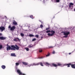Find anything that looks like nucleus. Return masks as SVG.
I'll return each instance as SVG.
<instances>
[{
	"instance_id": "nucleus-1",
	"label": "nucleus",
	"mask_w": 75,
	"mask_h": 75,
	"mask_svg": "<svg viewBox=\"0 0 75 75\" xmlns=\"http://www.w3.org/2000/svg\"><path fill=\"white\" fill-rule=\"evenodd\" d=\"M15 46L14 45H13L11 46L10 47L8 45H7V51H8L9 50H14V51H16V50H19V47L17 45H16Z\"/></svg>"
},
{
	"instance_id": "nucleus-2",
	"label": "nucleus",
	"mask_w": 75,
	"mask_h": 75,
	"mask_svg": "<svg viewBox=\"0 0 75 75\" xmlns=\"http://www.w3.org/2000/svg\"><path fill=\"white\" fill-rule=\"evenodd\" d=\"M45 65L46 66H47L48 67H49V65H52V66H54V67H58V66H60V67H64V66H63L64 64H62L61 63H58L57 65L56 64L54 63H52L51 64H50L46 62L45 63Z\"/></svg>"
},
{
	"instance_id": "nucleus-3",
	"label": "nucleus",
	"mask_w": 75,
	"mask_h": 75,
	"mask_svg": "<svg viewBox=\"0 0 75 75\" xmlns=\"http://www.w3.org/2000/svg\"><path fill=\"white\" fill-rule=\"evenodd\" d=\"M62 33H64V35H65V36H64V38H67L68 37V35L70 34V33L68 31H64L62 32Z\"/></svg>"
},
{
	"instance_id": "nucleus-4",
	"label": "nucleus",
	"mask_w": 75,
	"mask_h": 75,
	"mask_svg": "<svg viewBox=\"0 0 75 75\" xmlns=\"http://www.w3.org/2000/svg\"><path fill=\"white\" fill-rule=\"evenodd\" d=\"M8 28L10 31H14V30L16 29V27L13 26L11 27L10 25H9L8 27Z\"/></svg>"
},
{
	"instance_id": "nucleus-5",
	"label": "nucleus",
	"mask_w": 75,
	"mask_h": 75,
	"mask_svg": "<svg viewBox=\"0 0 75 75\" xmlns=\"http://www.w3.org/2000/svg\"><path fill=\"white\" fill-rule=\"evenodd\" d=\"M50 32H51L52 33L51 34L50 33H48L47 34L48 36H49L50 37H52L53 36V35H54V34H55V31L53 30H52L51 31H50Z\"/></svg>"
},
{
	"instance_id": "nucleus-6",
	"label": "nucleus",
	"mask_w": 75,
	"mask_h": 75,
	"mask_svg": "<svg viewBox=\"0 0 75 75\" xmlns=\"http://www.w3.org/2000/svg\"><path fill=\"white\" fill-rule=\"evenodd\" d=\"M32 64V66H35L36 65H40H40L41 66H42V67H43L44 66V65H43V64H42V63L41 62H39L38 63H34Z\"/></svg>"
},
{
	"instance_id": "nucleus-7",
	"label": "nucleus",
	"mask_w": 75,
	"mask_h": 75,
	"mask_svg": "<svg viewBox=\"0 0 75 75\" xmlns=\"http://www.w3.org/2000/svg\"><path fill=\"white\" fill-rule=\"evenodd\" d=\"M17 71L19 75H25V74L22 73L21 71L19 69H18L17 70Z\"/></svg>"
},
{
	"instance_id": "nucleus-8",
	"label": "nucleus",
	"mask_w": 75,
	"mask_h": 75,
	"mask_svg": "<svg viewBox=\"0 0 75 75\" xmlns=\"http://www.w3.org/2000/svg\"><path fill=\"white\" fill-rule=\"evenodd\" d=\"M73 5H74V4L72 3H70L69 5V8H71V9H72V8H73V6H72Z\"/></svg>"
},
{
	"instance_id": "nucleus-9",
	"label": "nucleus",
	"mask_w": 75,
	"mask_h": 75,
	"mask_svg": "<svg viewBox=\"0 0 75 75\" xmlns=\"http://www.w3.org/2000/svg\"><path fill=\"white\" fill-rule=\"evenodd\" d=\"M0 30H1V32H2L4 30H5V28L3 26H1V27H0Z\"/></svg>"
},
{
	"instance_id": "nucleus-10",
	"label": "nucleus",
	"mask_w": 75,
	"mask_h": 75,
	"mask_svg": "<svg viewBox=\"0 0 75 75\" xmlns=\"http://www.w3.org/2000/svg\"><path fill=\"white\" fill-rule=\"evenodd\" d=\"M70 65H71V63H69V64H64V65H63V66H66V65H68L67 66V67H70Z\"/></svg>"
},
{
	"instance_id": "nucleus-11",
	"label": "nucleus",
	"mask_w": 75,
	"mask_h": 75,
	"mask_svg": "<svg viewBox=\"0 0 75 75\" xmlns=\"http://www.w3.org/2000/svg\"><path fill=\"white\" fill-rule=\"evenodd\" d=\"M19 40L18 38H15L14 40H13L14 41H19Z\"/></svg>"
},
{
	"instance_id": "nucleus-12",
	"label": "nucleus",
	"mask_w": 75,
	"mask_h": 75,
	"mask_svg": "<svg viewBox=\"0 0 75 75\" xmlns=\"http://www.w3.org/2000/svg\"><path fill=\"white\" fill-rule=\"evenodd\" d=\"M6 38H5L4 37H0V40H5V39Z\"/></svg>"
},
{
	"instance_id": "nucleus-13",
	"label": "nucleus",
	"mask_w": 75,
	"mask_h": 75,
	"mask_svg": "<svg viewBox=\"0 0 75 75\" xmlns=\"http://www.w3.org/2000/svg\"><path fill=\"white\" fill-rule=\"evenodd\" d=\"M71 67L72 68H74V69H75V62L74 63V64H71Z\"/></svg>"
},
{
	"instance_id": "nucleus-14",
	"label": "nucleus",
	"mask_w": 75,
	"mask_h": 75,
	"mask_svg": "<svg viewBox=\"0 0 75 75\" xmlns=\"http://www.w3.org/2000/svg\"><path fill=\"white\" fill-rule=\"evenodd\" d=\"M13 25H17V23L16 22V21H15V20L13 21Z\"/></svg>"
},
{
	"instance_id": "nucleus-15",
	"label": "nucleus",
	"mask_w": 75,
	"mask_h": 75,
	"mask_svg": "<svg viewBox=\"0 0 75 75\" xmlns=\"http://www.w3.org/2000/svg\"><path fill=\"white\" fill-rule=\"evenodd\" d=\"M11 55L12 57H16V55L15 53H11Z\"/></svg>"
},
{
	"instance_id": "nucleus-16",
	"label": "nucleus",
	"mask_w": 75,
	"mask_h": 75,
	"mask_svg": "<svg viewBox=\"0 0 75 75\" xmlns=\"http://www.w3.org/2000/svg\"><path fill=\"white\" fill-rule=\"evenodd\" d=\"M1 67L2 68V69H5V68H6V66H4V65H2L1 66Z\"/></svg>"
},
{
	"instance_id": "nucleus-17",
	"label": "nucleus",
	"mask_w": 75,
	"mask_h": 75,
	"mask_svg": "<svg viewBox=\"0 0 75 75\" xmlns=\"http://www.w3.org/2000/svg\"><path fill=\"white\" fill-rule=\"evenodd\" d=\"M22 63L24 65H28V63L26 62H22Z\"/></svg>"
},
{
	"instance_id": "nucleus-18",
	"label": "nucleus",
	"mask_w": 75,
	"mask_h": 75,
	"mask_svg": "<svg viewBox=\"0 0 75 75\" xmlns=\"http://www.w3.org/2000/svg\"><path fill=\"white\" fill-rule=\"evenodd\" d=\"M20 65V63L18 62H17L16 63V66H18V65Z\"/></svg>"
},
{
	"instance_id": "nucleus-19",
	"label": "nucleus",
	"mask_w": 75,
	"mask_h": 75,
	"mask_svg": "<svg viewBox=\"0 0 75 75\" xmlns=\"http://www.w3.org/2000/svg\"><path fill=\"white\" fill-rule=\"evenodd\" d=\"M20 35L21 37H24V34L22 33H21Z\"/></svg>"
},
{
	"instance_id": "nucleus-20",
	"label": "nucleus",
	"mask_w": 75,
	"mask_h": 75,
	"mask_svg": "<svg viewBox=\"0 0 75 75\" xmlns=\"http://www.w3.org/2000/svg\"><path fill=\"white\" fill-rule=\"evenodd\" d=\"M40 1H41L43 2V3H44L45 1H47V0H40Z\"/></svg>"
},
{
	"instance_id": "nucleus-21",
	"label": "nucleus",
	"mask_w": 75,
	"mask_h": 75,
	"mask_svg": "<svg viewBox=\"0 0 75 75\" xmlns=\"http://www.w3.org/2000/svg\"><path fill=\"white\" fill-rule=\"evenodd\" d=\"M25 49L27 51H29V49H28V47H26L25 48Z\"/></svg>"
},
{
	"instance_id": "nucleus-22",
	"label": "nucleus",
	"mask_w": 75,
	"mask_h": 75,
	"mask_svg": "<svg viewBox=\"0 0 75 75\" xmlns=\"http://www.w3.org/2000/svg\"><path fill=\"white\" fill-rule=\"evenodd\" d=\"M33 47V45L32 44L30 45H29L28 47L29 48H31V47Z\"/></svg>"
},
{
	"instance_id": "nucleus-23",
	"label": "nucleus",
	"mask_w": 75,
	"mask_h": 75,
	"mask_svg": "<svg viewBox=\"0 0 75 75\" xmlns=\"http://www.w3.org/2000/svg\"><path fill=\"white\" fill-rule=\"evenodd\" d=\"M3 48V46L1 45H0V49H2Z\"/></svg>"
},
{
	"instance_id": "nucleus-24",
	"label": "nucleus",
	"mask_w": 75,
	"mask_h": 75,
	"mask_svg": "<svg viewBox=\"0 0 75 75\" xmlns=\"http://www.w3.org/2000/svg\"><path fill=\"white\" fill-rule=\"evenodd\" d=\"M51 32V30H47L46 31V33H50Z\"/></svg>"
},
{
	"instance_id": "nucleus-25",
	"label": "nucleus",
	"mask_w": 75,
	"mask_h": 75,
	"mask_svg": "<svg viewBox=\"0 0 75 75\" xmlns=\"http://www.w3.org/2000/svg\"><path fill=\"white\" fill-rule=\"evenodd\" d=\"M30 37H34V35L32 34H30L29 35Z\"/></svg>"
},
{
	"instance_id": "nucleus-26",
	"label": "nucleus",
	"mask_w": 75,
	"mask_h": 75,
	"mask_svg": "<svg viewBox=\"0 0 75 75\" xmlns=\"http://www.w3.org/2000/svg\"><path fill=\"white\" fill-rule=\"evenodd\" d=\"M35 37H37V38H38V37H39V35H35Z\"/></svg>"
},
{
	"instance_id": "nucleus-27",
	"label": "nucleus",
	"mask_w": 75,
	"mask_h": 75,
	"mask_svg": "<svg viewBox=\"0 0 75 75\" xmlns=\"http://www.w3.org/2000/svg\"><path fill=\"white\" fill-rule=\"evenodd\" d=\"M28 67H31V66H32V64L28 65Z\"/></svg>"
},
{
	"instance_id": "nucleus-28",
	"label": "nucleus",
	"mask_w": 75,
	"mask_h": 75,
	"mask_svg": "<svg viewBox=\"0 0 75 75\" xmlns=\"http://www.w3.org/2000/svg\"><path fill=\"white\" fill-rule=\"evenodd\" d=\"M30 17L32 18V19H33V16L31 15L30 16Z\"/></svg>"
},
{
	"instance_id": "nucleus-29",
	"label": "nucleus",
	"mask_w": 75,
	"mask_h": 75,
	"mask_svg": "<svg viewBox=\"0 0 75 75\" xmlns=\"http://www.w3.org/2000/svg\"><path fill=\"white\" fill-rule=\"evenodd\" d=\"M35 40H36V39L34 38L32 40V41H35Z\"/></svg>"
},
{
	"instance_id": "nucleus-30",
	"label": "nucleus",
	"mask_w": 75,
	"mask_h": 75,
	"mask_svg": "<svg viewBox=\"0 0 75 75\" xmlns=\"http://www.w3.org/2000/svg\"><path fill=\"white\" fill-rule=\"evenodd\" d=\"M55 53V51H54V50H53L52 52V54H54Z\"/></svg>"
},
{
	"instance_id": "nucleus-31",
	"label": "nucleus",
	"mask_w": 75,
	"mask_h": 75,
	"mask_svg": "<svg viewBox=\"0 0 75 75\" xmlns=\"http://www.w3.org/2000/svg\"><path fill=\"white\" fill-rule=\"evenodd\" d=\"M40 28H42V27H43V25H40Z\"/></svg>"
},
{
	"instance_id": "nucleus-32",
	"label": "nucleus",
	"mask_w": 75,
	"mask_h": 75,
	"mask_svg": "<svg viewBox=\"0 0 75 75\" xmlns=\"http://www.w3.org/2000/svg\"><path fill=\"white\" fill-rule=\"evenodd\" d=\"M50 55V54H48L46 55V57H49Z\"/></svg>"
},
{
	"instance_id": "nucleus-33",
	"label": "nucleus",
	"mask_w": 75,
	"mask_h": 75,
	"mask_svg": "<svg viewBox=\"0 0 75 75\" xmlns=\"http://www.w3.org/2000/svg\"><path fill=\"white\" fill-rule=\"evenodd\" d=\"M59 0H56V2L57 3H59Z\"/></svg>"
},
{
	"instance_id": "nucleus-34",
	"label": "nucleus",
	"mask_w": 75,
	"mask_h": 75,
	"mask_svg": "<svg viewBox=\"0 0 75 75\" xmlns=\"http://www.w3.org/2000/svg\"><path fill=\"white\" fill-rule=\"evenodd\" d=\"M42 50H39V52H42Z\"/></svg>"
},
{
	"instance_id": "nucleus-35",
	"label": "nucleus",
	"mask_w": 75,
	"mask_h": 75,
	"mask_svg": "<svg viewBox=\"0 0 75 75\" xmlns=\"http://www.w3.org/2000/svg\"><path fill=\"white\" fill-rule=\"evenodd\" d=\"M43 58H44V57H40L39 58H40V59H43Z\"/></svg>"
},
{
	"instance_id": "nucleus-36",
	"label": "nucleus",
	"mask_w": 75,
	"mask_h": 75,
	"mask_svg": "<svg viewBox=\"0 0 75 75\" xmlns=\"http://www.w3.org/2000/svg\"><path fill=\"white\" fill-rule=\"evenodd\" d=\"M49 28H47L46 29V30H49Z\"/></svg>"
},
{
	"instance_id": "nucleus-37",
	"label": "nucleus",
	"mask_w": 75,
	"mask_h": 75,
	"mask_svg": "<svg viewBox=\"0 0 75 75\" xmlns=\"http://www.w3.org/2000/svg\"><path fill=\"white\" fill-rule=\"evenodd\" d=\"M53 47H53L52 46H51V47H50V48H53Z\"/></svg>"
},
{
	"instance_id": "nucleus-38",
	"label": "nucleus",
	"mask_w": 75,
	"mask_h": 75,
	"mask_svg": "<svg viewBox=\"0 0 75 75\" xmlns=\"http://www.w3.org/2000/svg\"><path fill=\"white\" fill-rule=\"evenodd\" d=\"M2 34L1 33H0V36H1Z\"/></svg>"
},
{
	"instance_id": "nucleus-39",
	"label": "nucleus",
	"mask_w": 75,
	"mask_h": 75,
	"mask_svg": "<svg viewBox=\"0 0 75 75\" xmlns=\"http://www.w3.org/2000/svg\"><path fill=\"white\" fill-rule=\"evenodd\" d=\"M71 53H69V55H71Z\"/></svg>"
},
{
	"instance_id": "nucleus-40",
	"label": "nucleus",
	"mask_w": 75,
	"mask_h": 75,
	"mask_svg": "<svg viewBox=\"0 0 75 75\" xmlns=\"http://www.w3.org/2000/svg\"><path fill=\"white\" fill-rule=\"evenodd\" d=\"M74 11H75V8L74 9Z\"/></svg>"
},
{
	"instance_id": "nucleus-41",
	"label": "nucleus",
	"mask_w": 75,
	"mask_h": 75,
	"mask_svg": "<svg viewBox=\"0 0 75 75\" xmlns=\"http://www.w3.org/2000/svg\"><path fill=\"white\" fill-rule=\"evenodd\" d=\"M43 38L42 37H41V38Z\"/></svg>"
},
{
	"instance_id": "nucleus-42",
	"label": "nucleus",
	"mask_w": 75,
	"mask_h": 75,
	"mask_svg": "<svg viewBox=\"0 0 75 75\" xmlns=\"http://www.w3.org/2000/svg\"><path fill=\"white\" fill-rule=\"evenodd\" d=\"M40 21V22H41V21Z\"/></svg>"
},
{
	"instance_id": "nucleus-43",
	"label": "nucleus",
	"mask_w": 75,
	"mask_h": 75,
	"mask_svg": "<svg viewBox=\"0 0 75 75\" xmlns=\"http://www.w3.org/2000/svg\"><path fill=\"white\" fill-rule=\"evenodd\" d=\"M5 17H6V18H7V17H6V16H5Z\"/></svg>"
},
{
	"instance_id": "nucleus-44",
	"label": "nucleus",
	"mask_w": 75,
	"mask_h": 75,
	"mask_svg": "<svg viewBox=\"0 0 75 75\" xmlns=\"http://www.w3.org/2000/svg\"><path fill=\"white\" fill-rule=\"evenodd\" d=\"M25 31H27V30H25Z\"/></svg>"
},
{
	"instance_id": "nucleus-45",
	"label": "nucleus",
	"mask_w": 75,
	"mask_h": 75,
	"mask_svg": "<svg viewBox=\"0 0 75 75\" xmlns=\"http://www.w3.org/2000/svg\"><path fill=\"white\" fill-rule=\"evenodd\" d=\"M16 69H17V67L16 68Z\"/></svg>"
},
{
	"instance_id": "nucleus-46",
	"label": "nucleus",
	"mask_w": 75,
	"mask_h": 75,
	"mask_svg": "<svg viewBox=\"0 0 75 75\" xmlns=\"http://www.w3.org/2000/svg\"><path fill=\"white\" fill-rule=\"evenodd\" d=\"M18 62H19V61H18Z\"/></svg>"
}]
</instances>
